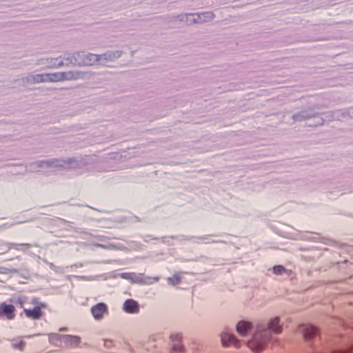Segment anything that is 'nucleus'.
Here are the masks:
<instances>
[{"mask_svg": "<svg viewBox=\"0 0 353 353\" xmlns=\"http://www.w3.org/2000/svg\"><path fill=\"white\" fill-rule=\"evenodd\" d=\"M172 342L173 343L172 350L175 352H181L183 346L181 344V334H172L170 336Z\"/></svg>", "mask_w": 353, "mask_h": 353, "instance_id": "obj_11", "label": "nucleus"}, {"mask_svg": "<svg viewBox=\"0 0 353 353\" xmlns=\"http://www.w3.org/2000/svg\"><path fill=\"white\" fill-rule=\"evenodd\" d=\"M168 280V282L173 285H176L181 283V278L176 275L169 278Z\"/></svg>", "mask_w": 353, "mask_h": 353, "instance_id": "obj_16", "label": "nucleus"}, {"mask_svg": "<svg viewBox=\"0 0 353 353\" xmlns=\"http://www.w3.org/2000/svg\"><path fill=\"white\" fill-rule=\"evenodd\" d=\"M45 307L46 305L40 303L38 305L34 306L33 309H24L23 313L25 314L27 318L38 320L43 315L42 309Z\"/></svg>", "mask_w": 353, "mask_h": 353, "instance_id": "obj_5", "label": "nucleus"}, {"mask_svg": "<svg viewBox=\"0 0 353 353\" xmlns=\"http://www.w3.org/2000/svg\"><path fill=\"white\" fill-rule=\"evenodd\" d=\"M273 272L276 275H281L286 272V269L282 265H275L273 268Z\"/></svg>", "mask_w": 353, "mask_h": 353, "instance_id": "obj_14", "label": "nucleus"}, {"mask_svg": "<svg viewBox=\"0 0 353 353\" xmlns=\"http://www.w3.org/2000/svg\"><path fill=\"white\" fill-rule=\"evenodd\" d=\"M123 309L126 313L137 314L139 312V304L133 299H128L124 302Z\"/></svg>", "mask_w": 353, "mask_h": 353, "instance_id": "obj_9", "label": "nucleus"}, {"mask_svg": "<svg viewBox=\"0 0 353 353\" xmlns=\"http://www.w3.org/2000/svg\"><path fill=\"white\" fill-rule=\"evenodd\" d=\"M283 327L280 325V319L274 317L267 324L259 323L256 330L252 339L248 341V347L255 353L263 352L268 343L270 341L272 332L279 334L282 332Z\"/></svg>", "mask_w": 353, "mask_h": 353, "instance_id": "obj_1", "label": "nucleus"}, {"mask_svg": "<svg viewBox=\"0 0 353 353\" xmlns=\"http://www.w3.org/2000/svg\"><path fill=\"white\" fill-rule=\"evenodd\" d=\"M49 267L51 268V269H54L55 268V265L52 263H50L49 264Z\"/></svg>", "mask_w": 353, "mask_h": 353, "instance_id": "obj_21", "label": "nucleus"}, {"mask_svg": "<svg viewBox=\"0 0 353 353\" xmlns=\"http://www.w3.org/2000/svg\"><path fill=\"white\" fill-rule=\"evenodd\" d=\"M221 344L224 347H234L239 349L241 347V341L232 334L224 331L221 334Z\"/></svg>", "mask_w": 353, "mask_h": 353, "instance_id": "obj_3", "label": "nucleus"}, {"mask_svg": "<svg viewBox=\"0 0 353 353\" xmlns=\"http://www.w3.org/2000/svg\"><path fill=\"white\" fill-rule=\"evenodd\" d=\"M69 79L67 74L63 72H56L50 74H39L33 75L30 81L33 83L43 82H58Z\"/></svg>", "mask_w": 353, "mask_h": 353, "instance_id": "obj_2", "label": "nucleus"}, {"mask_svg": "<svg viewBox=\"0 0 353 353\" xmlns=\"http://www.w3.org/2000/svg\"><path fill=\"white\" fill-rule=\"evenodd\" d=\"M297 332L302 334L306 341L313 339L318 333L316 327L311 325H301L299 326Z\"/></svg>", "mask_w": 353, "mask_h": 353, "instance_id": "obj_7", "label": "nucleus"}, {"mask_svg": "<svg viewBox=\"0 0 353 353\" xmlns=\"http://www.w3.org/2000/svg\"><path fill=\"white\" fill-rule=\"evenodd\" d=\"M62 336L57 334H51L49 336V340L51 343L56 344L57 341H62Z\"/></svg>", "mask_w": 353, "mask_h": 353, "instance_id": "obj_15", "label": "nucleus"}, {"mask_svg": "<svg viewBox=\"0 0 353 353\" xmlns=\"http://www.w3.org/2000/svg\"><path fill=\"white\" fill-rule=\"evenodd\" d=\"M24 345H25V343L23 342L22 341H19V342H16L12 344V346L14 348L19 349L21 350L23 349Z\"/></svg>", "mask_w": 353, "mask_h": 353, "instance_id": "obj_18", "label": "nucleus"}, {"mask_svg": "<svg viewBox=\"0 0 353 353\" xmlns=\"http://www.w3.org/2000/svg\"><path fill=\"white\" fill-rule=\"evenodd\" d=\"M100 57L96 54H90L84 57L83 63L85 65H92L99 61Z\"/></svg>", "mask_w": 353, "mask_h": 353, "instance_id": "obj_12", "label": "nucleus"}, {"mask_svg": "<svg viewBox=\"0 0 353 353\" xmlns=\"http://www.w3.org/2000/svg\"><path fill=\"white\" fill-rule=\"evenodd\" d=\"M159 280V277L150 278L149 281L147 282L148 284H152L154 282H157Z\"/></svg>", "mask_w": 353, "mask_h": 353, "instance_id": "obj_19", "label": "nucleus"}, {"mask_svg": "<svg viewBox=\"0 0 353 353\" xmlns=\"http://www.w3.org/2000/svg\"><path fill=\"white\" fill-rule=\"evenodd\" d=\"M198 18L201 21H207L208 19H212L214 18V14L212 12H204L201 15H198Z\"/></svg>", "mask_w": 353, "mask_h": 353, "instance_id": "obj_13", "label": "nucleus"}, {"mask_svg": "<svg viewBox=\"0 0 353 353\" xmlns=\"http://www.w3.org/2000/svg\"><path fill=\"white\" fill-rule=\"evenodd\" d=\"M31 245L30 244H14L12 245V248L15 249L17 250H21L22 248H30Z\"/></svg>", "mask_w": 353, "mask_h": 353, "instance_id": "obj_17", "label": "nucleus"}, {"mask_svg": "<svg viewBox=\"0 0 353 353\" xmlns=\"http://www.w3.org/2000/svg\"><path fill=\"white\" fill-rule=\"evenodd\" d=\"M104 345L106 346L107 347H110L112 346V342L105 341Z\"/></svg>", "mask_w": 353, "mask_h": 353, "instance_id": "obj_20", "label": "nucleus"}, {"mask_svg": "<svg viewBox=\"0 0 353 353\" xmlns=\"http://www.w3.org/2000/svg\"><path fill=\"white\" fill-rule=\"evenodd\" d=\"M91 314L97 321L101 320L108 313V307L104 303H99L91 307Z\"/></svg>", "mask_w": 353, "mask_h": 353, "instance_id": "obj_6", "label": "nucleus"}, {"mask_svg": "<svg viewBox=\"0 0 353 353\" xmlns=\"http://www.w3.org/2000/svg\"><path fill=\"white\" fill-rule=\"evenodd\" d=\"M253 325L251 322L247 321H239L236 326V330L241 336H246L252 329Z\"/></svg>", "mask_w": 353, "mask_h": 353, "instance_id": "obj_8", "label": "nucleus"}, {"mask_svg": "<svg viewBox=\"0 0 353 353\" xmlns=\"http://www.w3.org/2000/svg\"><path fill=\"white\" fill-rule=\"evenodd\" d=\"M16 309L12 304L6 302L0 303V319L12 321L16 317Z\"/></svg>", "mask_w": 353, "mask_h": 353, "instance_id": "obj_4", "label": "nucleus"}, {"mask_svg": "<svg viewBox=\"0 0 353 353\" xmlns=\"http://www.w3.org/2000/svg\"><path fill=\"white\" fill-rule=\"evenodd\" d=\"M62 341L66 345H78L81 342V339L77 336L62 335Z\"/></svg>", "mask_w": 353, "mask_h": 353, "instance_id": "obj_10", "label": "nucleus"}]
</instances>
